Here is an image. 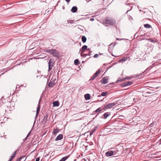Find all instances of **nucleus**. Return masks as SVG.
<instances>
[{
  "label": "nucleus",
  "mask_w": 161,
  "mask_h": 161,
  "mask_svg": "<svg viewBox=\"0 0 161 161\" xmlns=\"http://www.w3.org/2000/svg\"><path fill=\"white\" fill-rule=\"evenodd\" d=\"M94 18H91L90 19V20L91 21H93V20H94Z\"/></svg>",
  "instance_id": "34"
},
{
  "label": "nucleus",
  "mask_w": 161,
  "mask_h": 161,
  "mask_svg": "<svg viewBox=\"0 0 161 161\" xmlns=\"http://www.w3.org/2000/svg\"><path fill=\"white\" fill-rule=\"evenodd\" d=\"M22 157L20 158L17 161H20V160L22 159Z\"/></svg>",
  "instance_id": "36"
},
{
  "label": "nucleus",
  "mask_w": 161,
  "mask_h": 161,
  "mask_svg": "<svg viewBox=\"0 0 161 161\" xmlns=\"http://www.w3.org/2000/svg\"><path fill=\"white\" fill-rule=\"evenodd\" d=\"M117 39L118 40H119V39L118 38H117Z\"/></svg>",
  "instance_id": "46"
},
{
  "label": "nucleus",
  "mask_w": 161,
  "mask_h": 161,
  "mask_svg": "<svg viewBox=\"0 0 161 161\" xmlns=\"http://www.w3.org/2000/svg\"><path fill=\"white\" fill-rule=\"evenodd\" d=\"M101 71V69H98V71L95 73L93 76H92L91 78L90 79V80H94L95 79L96 77L98 76V75L100 73V72Z\"/></svg>",
  "instance_id": "4"
},
{
  "label": "nucleus",
  "mask_w": 161,
  "mask_h": 161,
  "mask_svg": "<svg viewBox=\"0 0 161 161\" xmlns=\"http://www.w3.org/2000/svg\"><path fill=\"white\" fill-rule=\"evenodd\" d=\"M77 10V8L76 6H73L71 8V11L73 13L76 12Z\"/></svg>",
  "instance_id": "11"
},
{
  "label": "nucleus",
  "mask_w": 161,
  "mask_h": 161,
  "mask_svg": "<svg viewBox=\"0 0 161 161\" xmlns=\"http://www.w3.org/2000/svg\"><path fill=\"white\" fill-rule=\"evenodd\" d=\"M144 26L145 28H149L151 27V25L148 24H147L144 25Z\"/></svg>",
  "instance_id": "22"
},
{
  "label": "nucleus",
  "mask_w": 161,
  "mask_h": 161,
  "mask_svg": "<svg viewBox=\"0 0 161 161\" xmlns=\"http://www.w3.org/2000/svg\"><path fill=\"white\" fill-rule=\"evenodd\" d=\"M108 76H106L103 78L102 80L101 83L103 84H105L108 83Z\"/></svg>",
  "instance_id": "5"
},
{
  "label": "nucleus",
  "mask_w": 161,
  "mask_h": 161,
  "mask_svg": "<svg viewBox=\"0 0 161 161\" xmlns=\"http://www.w3.org/2000/svg\"><path fill=\"white\" fill-rule=\"evenodd\" d=\"M132 84V82L131 81H127L123 83L122 84V86L123 87H125L126 86L130 85Z\"/></svg>",
  "instance_id": "6"
},
{
  "label": "nucleus",
  "mask_w": 161,
  "mask_h": 161,
  "mask_svg": "<svg viewBox=\"0 0 161 161\" xmlns=\"http://www.w3.org/2000/svg\"><path fill=\"white\" fill-rule=\"evenodd\" d=\"M114 152L112 151H109L107 152L106 153V155L107 157L112 156L114 155Z\"/></svg>",
  "instance_id": "7"
},
{
  "label": "nucleus",
  "mask_w": 161,
  "mask_h": 161,
  "mask_svg": "<svg viewBox=\"0 0 161 161\" xmlns=\"http://www.w3.org/2000/svg\"><path fill=\"white\" fill-rule=\"evenodd\" d=\"M16 151H15L13 153V155H14V156H15V155H16Z\"/></svg>",
  "instance_id": "32"
},
{
  "label": "nucleus",
  "mask_w": 161,
  "mask_h": 161,
  "mask_svg": "<svg viewBox=\"0 0 161 161\" xmlns=\"http://www.w3.org/2000/svg\"><path fill=\"white\" fill-rule=\"evenodd\" d=\"M91 0H86V1L87 2H89Z\"/></svg>",
  "instance_id": "42"
},
{
  "label": "nucleus",
  "mask_w": 161,
  "mask_h": 161,
  "mask_svg": "<svg viewBox=\"0 0 161 161\" xmlns=\"http://www.w3.org/2000/svg\"><path fill=\"white\" fill-rule=\"evenodd\" d=\"M53 107H58L59 105V102L57 101L53 102Z\"/></svg>",
  "instance_id": "12"
},
{
  "label": "nucleus",
  "mask_w": 161,
  "mask_h": 161,
  "mask_svg": "<svg viewBox=\"0 0 161 161\" xmlns=\"http://www.w3.org/2000/svg\"><path fill=\"white\" fill-rule=\"evenodd\" d=\"M127 59V58H123V59L120 60L119 61L120 62H125V61Z\"/></svg>",
  "instance_id": "25"
},
{
  "label": "nucleus",
  "mask_w": 161,
  "mask_h": 161,
  "mask_svg": "<svg viewBox=\"0 0 161 161\" xmlns=\"http://www.w3.org/2000/svg\"><path fill=\"white\" fill-rule=\"evenodd\" d=\"M48 69L49 70H51L52 68L53 65L51 64V60H50L48 63Z\"/></svg>",
  "instance_id": "14"
},
{
  "label": "nucleus",
  "mask_w": 161,
  "mask_h": 161,
  "mask_svg": "<svg viewBox=\"0 0 161 161\" xmlns=\"http://www.w3.org/2000/svg\"><path fill=\"white\" fill-rule=\"evenodd\" d=\"M23 14H18V15H23Z\"/></svg>",
  "instance_id": "44"
},
{
  "label": "nucleus",
  "mask_w": 161,
  "mask_h": 161,
  "mask_svg": "<svg viewBox=\"0 0 161 161\" xmlns=\"http://www.w3.org/2000/svg\"><path fill=\"white\" fill-rule=\"evenodd\" d=\"M117 103L116 102H114L112 103H108L107 105H106L105 107H104V109H107L108 108H112L116 104H117Z\"/></svg>",
  "instance_id": "3"
},
{
  "label": "nucleus",
  "mask_w": 161,
  "mask_h": 161,
  "mask_svg": "<svg viewBox=\"0 0 161 161\" xmlns=\"http://www.w3.org/2000/svg\"><path fill=\"white\" fill-rule=\"evenodd\" d=\"M129 79V78L128 77H127H127H126L125 78V79Z\"/></svg>",
  "instance_id": "41"
},
{
  "label": "nucleus",
  "mask_w": 161,
  "mask_h": 161,
  "mask_svg": "<svg viewBox=\"0 0 161 161\" xmlns=\"http://www.w3.org/2000/svg\"><path fill=\"white\" fill-rule=\"evenodd\" d=\"M48 117V115H46L43 118V120L44 123H46L47 122Z\"/></svg>",
  "instance_id": "15"
},
{
  "label": "nucleus",
  "mask_w": 161,
  "mask_h": 161,
  "mask_svg": "<svg viewBox=\"0 0 161 161\" xmlns=\"http://www.w3.org/2000/svg\"><path fill=\"white\" fill-rule=\"evenodd\" d=\"M78 62H79V60L78 59H76L74 61V63L76 65H77L78 64Z\"/></svg>",
  "instance_id": "26"
},
{
  "label": "nucleus",
  "mask_w": 161,
  "mask_h": 161,
  "mask_svg": "<svg viewBox=\"0 0 161 161\" xmlns=\"http://www.w3.org/2000/svg\"><path fill=\"white\" fill-rule=\"evenodd\" d=\"M146 39L148 40L149 41H150L151 42L152 41V39Z\"/></svg>",
  "instance_id": "35"
},
{
  "label": "nucleus",
  "mask_w": 161,
  "mask_h": 161,
  "mask_svg": "<svg viewBox=\"0 0 161 161\" xmlns=\"http://www.w3.org/2000/svg\"><path fill=\"white\" fill-rule=\"evenodd\" d=\"M119 117H123V116H122V115H121V116H119Z\"/></svg>",
  "instance_id": "43"
},
{
  "label": "nucleus",
  "mask_w": 161,
  "mask_h": 161,
  "mask_svg": "<svg viewBox=\"0 0 161 161\" xmlns=\"http://www.w3.org/2000/svg\"><path fill=\"white\" fill-rule=\"evenodd\" d=\"M87 48V46L86 45H84L83 46V47H82V50L81 51V56H82V53H83L85 51V50Z\"/></svg>",
  "instance_id": "10"
},
{
  "label": "nucleus",
  "mask_w": 161,
  "mask_h": 161,
  "mask_svg": "<svg viewBox=\"0 0 161 161\" xmlns=\"http://www.w3.org/2000/svg\"><path fill=\"white\" fill-rule=\"evenodd\" d=\"M67 2H69L70 1V0H65Z\"/></svg>",
  "instance_id": "37"
},
{
  "label": "nucleus",
  "mask_w": 161,
  "mask_h": 161,
  "mask_svg": "<svg viewBox=\"0 0 161 161\" xmlns=\"http://www.w3.org/2000/svg\"><path fill=\"white\" fill-rule=\"evenodd\" d=\"M12 160H11V159H10L9 160H8V161H11Z\"/></svg>",
  "instance_id": "45"
},
{
  "label": "nucleus",
  "mask_w": 161,
  "mask_h": 161,
  "mask_svg": "<svg viewBox=\"0 0 161 161\" xmlns=\"http://www.w3.org/2000/svg\"><path fill=\"white\" fill-rule=\"evenodd\" d=\"M40 160V158L39 157L37 158L36 159V161H39Z\"/></svg>",
  "instance_id": "30"
},
{
  "label": "nucleus",
  "mask_w": 161,
  "mask_h": 161,
  "mask_svg": "<svg viewBox=\"0 0 161 161\" xmlns=\"http://www.w3.org/2000/svg\"><path fill=\"white\" fill-rule=\"evenodd\" d=\"M151 42H153V43H156L157 42V41L156 39H152Z\"/></svg>",
  "instance_id": "28"
},
{
  "label": "nucleus",
  "mask_w": 161,
  "mask_h": 161,
  "mask_svg": "<svg viewBox=\"0 0 161 161\" xmlns=\"http://www.w3.org/2000/svg\"><path fill=\"white\" fill-rule=\"evenodd\" d=\"M160 144H161V139H160Z\"/></svg>",
  "instance_id": "40"
},
{
  "label": "nucleus",
  "mask_w": 161,
  "mask_h": 161,
  "mask_svg": "<svg viewBox=\"0 0 161 161\" xmlns=\"http://www.w3.org/2000/svg\"><path fill=\"white\" fill-rule=\"evenodd\" d=\"M82 56H83L84 57H86L87 56V55L86 54H83V53H82Z\"/></svg>",
  "instance_id": "33"
},
{
  "label": "nucleus",
  "mask_w": 161,
  "mask_h": 161,
  "mask_svg": "<svg viewBox=\"0 0 161 161\" xmlns=\"http://www.w3.org/2000/svg\"><path fill=\"white\" fill-rule=\"evenodd\" d=\"M14 155H12V156H11V157H10V159H11V160H12V159L13 158H14Z\"/></svg>",
  "instance_id": "31"
},
{
  "label": "nucleus",
  "mask_w": 161,
  "mask_h": 161,
  "mask_svg": "<svg viewBox=\"0 0 161 161\" xmlns=\"http://www.w3.org/2000/svg\"><path fill=\"white\" fill-rule=\"evenodd\" d=\"M136 101V99L135 98H134V99L133 101L135 102H134L135 103L136 102V101Z\"/></svg>",
  "instance_id": "39"
},
{
  "label": "nucleus",
  "mask_w": 161,
  "mask_h": 161,
  "mask_svg": "<svg viewBox=\"0 0 161 161\" xmlns=\"http://www.w3.org/2000/svg\"><path fill=\"white\" fill-rule=\"evenodd\" d=\"M59 129L58 128L55 129L53 130V134H54V135H55L58 133L59 132Z\"/></svg>",
  "instance_id": "18"
},
{
  "label": "nucleus",
  "mask_w": 161,
  "mask_h": 161,
  "mask_svg": "<svg viewBox=\"0 0 161 161\" xmlns=\"http://www.w3.org/2000/svg\"><path fill=\"white\" fill-rule=\"evenodd\" d=\"M3 74H4V73H3L1 74V75H3Z\"/></svg>",
  "instance_id": "47"
},
{
  "label": "nucleus",
  "mask_w": 161,
  "mask_h": 161,
  "mask_svg": "<svg viewBox=\"0 0 161 161\" xmlns=\"http://www.w3.org/2000/svg\"><path fill=\"white\" fill-rule=\"evenodd\" d=\"M82 41L83 43H85L86 41V38L84 36H82Z\"/></svg>",
  "instance_id": "20"
},
{
  "label": "nucleus",
  "mask_w": 161,
  "mask_h": 161,
  "mask_svg": "<svg viewBox=\"0 0 161 161\" xmlns=\"http://www.w3.org/2000/svg\"><path fill=\"white\" fill-rule=\"evenodd\" d=\"M107 94V92H103L101 93V96H105Z\"/></svg>",
  "instance_id": "24"
},
{
  "label": "nucleus",
  "mask_w": 161,
  "mask_h": 161,
  "mask_svg": "<svg viewBox=\"0 0 161 161\" xmlns=\"http://www.w3.org/2000/svg\"><path fill=\"white\" fill-rule=\"evenodd\" d=\"M44 51L49 53L56 57H58L59 55L58 52L55 49H46Z\"/></svg>",
  "instance_id": "2"
},
{
  "label": "nucleus",
  "mask_w": 161,
  "mask_h": 161,
  "mask_svg": "<svg viewBox=\"0 0 161 161\" xmlns=\"http://www.w3.org/2000/svg\"><path fill=\"white\" fill-rule=\"evenodd\" d=\"M109 115V113L108 112L105 113L103 114V117L104 119H106Z\"/></svg>",
  "instance_id": "17"
},
{
  "label": "nucleus",
  "mask_w": 161,
  "mask_h": 161,
  "mask_svg": "<svg viewBox=\"0 0 161 161\" xmlns=\"http://www.w3.org/2000/svg\"><path fill=\"white\" fill-rule=\"evenodd\" d=\"M69 156H67L64 157L62 158L59 161H65L68 158Z\"/></svg>",
  "instance_id": "16"
},
{
  "label": "nucleus",
  "mask_w": 161,
  "mask_h": 161,
  "mask_svg": "<svg viewBox=\"0 0 161 161\" xmlns=\"http://www.w3.org/2000/svg\"><path fill=\"white\" fill-rule=\"evenodd\" d=\"M104 108V107L103 108L102 107H99L95 110V112L96 113H99L103 111L104 110H105V109Z\"/></svg>",
  "instance_id": "8"
},
{
  "label": "nucleus",
  "mask_w": 161,
  "mask_h": 161,
  "mask_svg": "<svg viewBox=\"0 0 161 161\" xmlns=\"http://www.w3.org/2000/svg\"><path fill=\"white\" fill-rule=\"evenodd\" d=\"M55 85L54 83L53 82L50 81L49 82L48 86L50 87H51Z\"/></svg>",
  "instance_id": "21"
},
{
  "label": "nucleus",
  "mask_w": 161,
  "mask_h": 161,
  "mask_svg": "<svg viewBox=\"0 0 161 161\" xmlns=\"http://www.w3.org/2000/svg\"><path fill=\"white\" fill-rule=\"evenodd\" d=\"M63 138V135L62 134L59 135L56 138L55 140L58 141L61 140Z\"/></svg>",
  "instance_id": "9"
},
{
  "label": "nucleus",
  "mask_w": 161,
  "mask_h": 161,
  "mask_svg": "<svg viewBox=\"0 0 161 161\" xmlns=\"http://www.w3.org/2000/svg\"><path fill=\"white\" fill-rule=\"evenodd\" d=\"M102 23L106 26L112 25L115 24L116 21L115 19L112 18H107L103 20Z\"/></svg>",
  "instance_id": "1"
},
{
  "label": "nucleus",
  "mask_w": 161,
  "mask_h": 161,
  "mask_svg": "<svg viewBox=\"0 0 161 161\" xmlns=\"http://www.w3.org/2000/svg\"><path fill=\"white\" fill-rule=\"evenodd\" d=\"M85 98L86 100H89L90 99V95L89 94H86L85 95Z\"/></svg>",
  "instance_id": "13"
},
{
  "label": "nucleus",
  "mask_w": 161,
  "mask_h": 161,
  "mask_svg": "<svg viewBox=\"0 0 161 161\" xmlns=\"http://www.w3.org/2000/svg\"><path fill=\"white\" fill-rule=\"evenodd\" d=\"M30 133L31 132H30L28 134L27 136V137L29 136V135H30Z\"/></svg>",
  "instance_id": "38"
},
{
  "label": "nucleus",
  "mask_w": 161,
  "mask_h": 161,
  "mask_svg": "<svg viewBox=\"0 0 161 161\" xmlns=\"http://www.w3.org/2000/svg\"><path fill=\"white\" fill-rule=\"evenodd\" d=\"M98 54H96L94 56V57L95 58H97L98 57Z\"/></svg>",
  "instance_id": "29"
},
{
  "label": "nucleus",
  "mask_w": 161,
  "mask_h": 161,
  "mask_svg": "<svg viewBox=\"0 0 161 161\" xmlns=\"http://www.w3.org/2000/svg\"><path fill=\"white\" fill-rule=\"evenodd\" d=\"M39 103H39L38 105V108H37V110H36V115H37L38 114L39 112L40 111V106H39Z\"/></svg>",
  "instance_id": "23"
},
{
  "label": "nucleus",
  "mask_w": 161,
  "mask_h": 161,
  "mask_svg": "<svg viewBox=\"0 0 161 161\" xmlns=\"http://www.w3.org/2000/svg\"><path fill=\"white\" fill-rule=\"evenodd\" d=\"M96 130V128H95L92 129L90 132V135L91 136L93 134V133Z\"/></svg>",
  "instance_id": "19"
},
{
  "label": "nucleus",
  "mask_w": 161,
  "mask_h": 161,
  "mask_svg": "<svg viewBox=\"0 0 161 161\" xmlns=\"http://www.w3.org/2000/svg\"><path fill=\"white\" fill-rule=\"evenodd\" d=\"M87 50L89 51V54H88V55L89 56L90 55V54L92 53V52L91 51L90 48H88L87 49Z\"/></svg>",
  "instance_id": "27"
}]
</instances>
